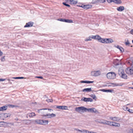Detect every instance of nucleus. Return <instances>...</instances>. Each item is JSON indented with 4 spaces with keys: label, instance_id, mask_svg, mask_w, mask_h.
Masks as SVG:
<instances>
[{
    "label": "nucleus",
    "instance_id": "f257e3e1",
    "mask_svg": "<svg viewBox=\"0 0 133 133\" xmlns=\"http://www.w3.org/2000/svg\"><path fill=\"white\" fill-rule=\"evenodd\" d=\"M94 109L95 108H94L87 109L83 107H81L76 108L75 109V110L76 111L78 112H79L81 111H82L83 112H86L88 111V112H96V111H95L94 110Z\"/></svg>",
    "mask_w": 133,
    "mask_h": 133
},
{
    "label": "nucleus",
    "instance_id": "f03ea898",
    "mask_svg": "<svg viewBox=\"0 0 133 133\" xmlns=\"http://www.w3.org/2000/svg\"><path fill=\"white\" fill-rule=\"evenodd\" d=\"M118 73L121 77L124 79L127 78V76L124 74V70L120 68L119 69Z\"/></svg>",
    "mask_w": 133,
    "mask_h": 133
},
{
    "label": "nucleus",
    "instance_id": "7ed1b4c3",
    "mask_svg": "<svg viewBox=\"0 0 133 133\" xmlns=\"http://www.w3.org/2000/svg\"><path fill=\"white\" fill-rule=\"evenodd\" d=\"M116 76V74L113 72H110L108 73L107 75V78L109 79H112L115 78Z\"/></svg>",
    "mask_w": 133,
    "mask_h": 133
},
{
    "label": "nucleus",
    "instance_id": "20e7f679",
    "mask_svg": "<svg viewBox=\"0 0 133 133\" xmlns=\"http://www.w3.org/2000/svg\"><path fill=\"white\" fill-rule=\"evenodd\" d=\"M36 123L41 125H45L48 124V121L45 120H35Z\"/></svg>",
    "mask_w": 133,
    "mask_h": 133
},
{
    "label": "nucleus",
    "instance_id": "39448f33",
    "mask_svg": "<svg viewBox=\"0 0 133 133\" xmlns=\"http://www.w3.org/2000/svg\"><path fill=\"white\" fill-rule=\"evenodd\" d=\"M125 72L129 75L133 74V69L130 67L127 68L125 70Z\"/></svg>",
    "mask_w": 133,
    "mask_h": 133
},
{
    "label": "nucleus",
    "instance_id": "423d86ee",
    "mask_svg": "<svg viewBox=\"0 0 133 133\" xmlns=\"http://www.w3.org/2000/svg\"><path fill=\"white\" fill-rule=\"evenodd\" d=\"M91 74L92 76L96 77L100 75L101 74V72L99 70L91 72Z\"/></svg>",
    "mask_w": 133,
    "mask_h": 133
},
{
    "label": "nucleus",
    "instance_id": "0eeeda50",
    "mask_svg": "<svg viewBox=\"0 0 133 133\" xmlns=\"http://www.w3.org/2000/svg\"><path fill=\"white\" fill-rule=\"evenodd\" d=\"M105 1V0H93L91 4H98L99 3H104Z\"/></svg>",
    "mask_w": 133,
    "mask_h": 133
},
{
    "label": "nucleus",
    "instance_id": "6e6552de",
    "mask_svg": "<svg viewBox=\"0 0 133 133\" xmlns=\"http://www.w3.org/2000/svg\"><path fill=\"white\" fill-rule=\"evenodd\" d=\"M109 125L110 126L117 127H119L120 126L119 123L114 122H110V123L109 124Z\"/></svg>",
    "mask_w": 133,
    "mask_h": 133
},
{
    "label": "nucleus",
    "instance_id": "1a4fd4ad",
    "mask_svg": "<svg viewBox=\"0 0 133 133\" xmlns=\"http://www.w3.org/2000/svg\"><path fill=\"white\" fill-rule=\"evenodd\" d=\"M81 100L83 101L84 102H92V99L90 98H87L84 97H83L82 99Z\"/></svg>",
    "mask_w": 133,
    "mask_h": 133
},
{
    "label": "nucleus",
    "instance_id": "9d476101",
    "mask_svg": "<svg viewBox=\"0 0 133 133\" xmlns=\"http://www.w3.org/2000/svg\"><path fill=\"white\" fill-rule=\"evenodd\" d=\"M109 118L110 119L113 121L117 122L118 121L120 120L119 118L118 117H109Z\"/></svg>",
    "mask_w": 133,
    "mask_h": 133
},
{
    "label": "nucleus",
    "instance_id": "9b49d317",
    "mask_svg": "<svg viewBox=\"0 0 133 133\" xmlns=\"http://www.w3.org/2000/svg\"><path fill=\"white\" fill-rule=\"evenodd\" d=\"M113 63L115 65H117L121 64V62L119 60L116 59L114 60Z\"/></svg>",
    "mask_w": 133,
    "mask_h": 133
},
{
    "label": "nucleus",
    "instance_id": "f8f14e48",
    "mask_svg": "<svg viewBox=\"0 0 133 133\" xmlns=\"http://www.w3.org/2000/svg\"><path fill=\"white\" fill-rule=\"evenodd\" d=\"M33 25V23L32 22H30L26 23V25L24 26V27H32Z\"/></svg>",
    "mask_w": 133,
    "mask_h": 133
},
{
    "label": "nucleus",
    "instance_id": "ddd939ff",
    "mask_svg": "<svg viewBox=\"0 0 133 133\" xmlns=\"http://www.w3.org/2000/svg\"><path fill=\"white\" fill-rule=\"evenodd\" d=\"M56 108L58 109H62V110H66L67 109V107L66 106H56Z\"/></svg>",
    "mask_w": 133,
    "mask_h": 133
},
{
    "label": "nucleus",
    "instance_id": "4468645a",
    "mask_svg": "<svg viewBox=\"0 0 133 133\" xmlns=\"http://www.w3.org/2000/svg\"><path fill=\"white\" fill-rule=\"evenodd\" d=\"M110 123V122L107 121L105 120H104L102 121V122L101 123V124H106L109 125Z\"/></svg>",
    "mask_w": 133,
    "mask_h": 133
},
{
    "label": "nucleus",
    "instance_id": "2eb2a0df",
    "mask_svg": "<svg viewBox=\"0 0 133 133\" xmlns=\"http://www.w3.org/2000/svg\"><path fill=\"white\" fill-rule=\"evenodd\" d=\"M106 43H110L113 42V40L111 38H106Z\"/></svg>",
    "mask_w": 133,
    "mask_h": 133
},
{
    "label": "nucleus",
    "instance_id": "dca6fc26",
    "mask_svg": "<svg viewBox=\"0 0 133 133\" xmlns=\"http://www.w3.org/2000/svg\"><path fill=\"white\" fill-rule=\"evenodd\" d=\"M84 9H89L91 8L92 7V5H84Z\"/></svg>",
    "mask_w": 133,
    "mask_h": 133
},
{
    "label": "nucleus",
    "instance_id": "f3484780",
    "mask_svg": "<svg viewBox=\"0 0 133 133\" xmlns=\"http://www.w3.org/2000/svg\"><path fill=\"white\" fill-rule=\"evenodd\" d=\"M82 91L84 92H90L92 91L91 88H85L83 89Z\"/></svg>",
    "mask_w": 133,
    "mask_h": 133
},
{
    "label": "nucleus",
    "instance_id": "a211bd4d",
    "mask_svg": "<svg viewBox=\"0 0 133 133\" xmlns=\"http://www.w3.org/2000/svg\"><path fill=\"white\" fill-rule=\"evenodd\" d=\"M115 47L119 49L122 52H123L124 51V49L120 46L117 45V46H115Z\"/></svg>",
    "mask_w": 133,
    "mask_h": 133
},
{
    "label": "nucleus",
    "instance_id": "6ab92c4d",
    "mask_svg": "<svg viewBox=\"0 0 133 133\" xmlns=\"http://www.w3.org/2000/svg\"><path fill=\"white\" fill-rule=\"evenodd\" d=\"M124 7L122 6H120L117 8V10L119 11H122L124 10Z\"/></svg>",
    "mask_w": 133,
    "mask_h": 133
},
{
    "label": "nucleus",
    "instance_id": "aec40b11",
    "mask_svg": "<svg viewBox=\"0 0 133 133\" xmlns=\"http://www.w3.org/2000/svg\"><path fill=\"white\" fill-rule=\"evenodd\" d=\"M42 116H50L51 117H54L56 116V115L53 113L51 114H46V115H42Z\"/></svg>",
    "mask_w": 133,
    "mask_h": 133
},
{
    "label": "nucleus",
    "instance_id": "412c9836",
    "mask_svg": "<svg viewBox=\"0 0 133 133\" xmlns=\"http://www.w3.org/2000/svg\"><path fill=\"white\" fill-rule=\"evenodd\" d=\"M7 108V106H3L0 107V111L6 110Z\"/></svg>",
    "mask_w": 133,
    "mask_h": 133
},
{
    "label": "nucleus",
    "instance_id": "4be33fe9",
    "mask_svg": "<svg viewBox=\"0 0 133 133\" xmlns=\"http://www.w3.org/2000/svg\"><path fill=\"white\" fill-rule=\"evenodd\" d=\"M94 82L92 81H81V83H94Z\"/></svg>",
    "mask_w": 133,
    "mask_h": 133
},
{
    "label": "nucleus",
    "instance_id": "5701e85b",
    "mask_svg": "<svg viewBox=\"0 0 133 133\" xmlns=\"http://www.w3.org/2000/svg\"><path fill=\"white\" fill-rule=\"evenodd\" d=\"M110 84L112 85L113 87L117 86H122V85L120 84L115 83H110Z\"/></svg>",
    "mask_w": 133,
    "mask_h": 133
},
{
    "label": "nucleus",
    "instance_id": "b1692460",
    "mask_svg": "<svg viewBox=\"0 0 133 133\" xmlns=\"http://www.w3.org/2000/svg\"><path fill=\"white\" fill-rule=\"evenodd\" d=\"M106 38H101V39L99 41L102 43H106Z\"/></svg>",
    "mask_w": 133,
    "mask_h": 133
},
{
    "label": "nucleus",
    "instance_id": "393cba45",
    "mask_svg": "<svg viewBox=\"0 0 133 133\" xmlns=\"http://www.w3.org/2000/svg\"><path fill=\"white\" fill-rule=\"evenodd\" d=\"M113 91V90L112 89H108V90H105V89H102V91L106 92H112Z\"/></svg>",
    "mask_w": 133,
    "mask_h": 133
},
{
    "label": "nucleus",
    "instance_id": "a878e982",
    "mask_svg": "<svg viewBox=\"0 0 133 133\" xmlns=\"http://www.w3.org/2000/svg\"><path fill=\"white\" fill-rule=\"evenodd\" d=\"M76 1H75L74 0H70V4H75L77 3Z\"/></svg>",
    "mask_w": 133,
    "mask_h": 133
},
{
    "label": "nucleus",
    "instance_id": "bb28decb",
    "mask_svg": "<svg viewBox=\"0 0 133 133\" xmlns=\"http://www.w3.org/2000/svg\"><path fill=\"white\" fill-rule=\"evenodd\" d=\"M64 22L68 23H72L73 22V21L71 19H65L64 20Z\"/></svg>",
    "mask_w": 133,
    "mask_h": 133
},
{
    "label": "nucleus",
    "instance_id": "cd10ccee",
    "mask_svg": "<svg viewBox=\"0 0 133 133\" xmlns=\"http://www.w3.org/2000/svg\"><path fill=\"white\" fill-rule=\"evenodd\" d=\"M113 2L117 4H120L122 3L120 0H114Z\"/></svg>",
    "mask_w": 133,
    "mask_h": 133
},
{
    "label": "nucleus",
    "instance_id": "c85d7f7f",
    "mask_svg": "<svg viewBox=\"0 0 133 133\" xmlns=\"http://www.w3.org/2000/svg\"><path fill=\"white\" fill-rule=\"evenodd\" d=\"M91 38V36H90L88 38L85 39L84 40L86 41H91L92 40Z\"/></svg>",
    "mask_w": 133,
    "mask_h": 133
},
{
    "label": "nucleus",
    "instance_id": "c756f323",
    "mask_svg": "<svg viewBox=\"0 0 133 133\" xmlns=\"http://www.w3.org/2000/svg\"><path fill=\"white\" fill-rule=\"evenodd\" d=\"M7 106L10 108H14L17 107V106L12 104H8Z\"/></svg>",
    "mask_w": 133,
    "mask_h": 133
},
{
    "label": "nucleus",
    "instance_id": "7c9ffc66",
    "mask_svg": "<svg viewBox=\"0 0 133 133\" xmlns=\"http://www.w3.org/2000/svg\"><path fill=\"white\" fill-rule=\"evenodd\" d=\"M65 3V2H63L62 3V4L64 5L65 6H66L68 7H70V5L66 3Z\"/></svg>",
    "mask_w": 133,
    "mask_h": 133
},
{
    "label": "nucleus",
    "instance_id": "2f4dec72",
    "mask_svg": "<svg viewBox=\"0 0 133 133\" xmlns=\"http://www.w3.org/2000/svg\"><path fill=\"white\" fill-rule=\"evenodd\" d=\"M123 109L125 111H127L128 110V108L125 106H123Z\"/></svg>",
    "mask_w": 133,
    "mask_h": 133
},
{
    "label": "nucleus",
    "instance_id": "473e14b6",
    "mask_svg": "<svg viewBox=\"0 0 133 133\" xmlns=\"http://www.w3.org/2000/svg\"><path fill=\"white\" fill-rule=\"evenodd\" d=\"M101 38V37L98 35H97L96 36V39H97L98 41L100 40Z\"/></svg>",
    "mask_w": 133,
    "mask_h": 133
},
{
    "label": "nucleus",
    "instance_id": "72a5a7b5",
    "mask_svg": "<svg viewBox=\"0 0 133 133\" xmlns=\"http://www.w3.org/2000/svg\"><path fill=\"white\" fill-rule=\"evenodd\" d=\"M5 115H6V114H0V119H2L4 116Z\"/></svg>",
    "mask_w": 133,
    "mask_h": 133
},
{
    "label": "nucleus",
    "instance_id": "f704fd0d",
    "mask_svg": "<svg viewBox=\"0 0 133 133\" xmlns=\"http://www.w3.org/2000/svg\"><path fill=\"white\" fill-rule=\"evenodd\" d=\"M125 44L126 45H129L130 43L128 39H127V41L125 42Z\"/></svg>",
    "mask_w": 133,
    "mask_h": 133
},
{
    "label": "nucleus",
    "instance_id": "c9c22d12",
    "mask_svg": "<svg viewBox=\"0 0 133 133\" xmlns=\"http://www.w3.org/2000/svg\"><path fill=\"white\" fill-rule=\"evenodd\" d=\"M33 114L32 112L31 113H29L28 114H27V116H28L29 117H33V115L32 114Z\"/></svg>",
    "mask_w": 133,
    "mask_h": 133
},
{
    "label": "nucleus",
    "instance_id": "e433bc0d",
    "mask_svg": "<svg viewBox=\"0 0 133 133\" xmlns=\"http://www.w3.org/2000/svg\"><path fill=\"white\" fill-rule=\"evenodd\" d=\"M90 131H89L88 130H83V133H90Z\"/></svg>",
    "mask_w": 133,
    "mask_h": 133
},
{
    "label": "nucleus",
    "instance_id": "4c0bfd02",
    "mask_svg": "<svg viewBox=\"0 0 133 133\" xmlns=\"http://www.w3.org/2000/svg\"><path fill=\"white\" fill-rule=\"evenodd\" d=\"M127 111L130 113H133V110L128 108Z\"/></svg>",
    "mask_w": 133,
    "mask_h": 133
},
{
    "label": "nucleus",
    "instance_id": "58836bf2",
    "mask_svg": "<svg viewBox=\"0 0 133 133\" xmlns=\"http://www.w3.org/2000/svg\"><path fill=\"white\" fill-rule=\"evenodd\" d=\"M13 78L15 79H23L24 78L23 77H14V78Z\"/></svg>",
    "mask_w": 133,
    "mask_h": 133
},
{
    "label": "nucleus",
    "instance_id": "ea45409f",
    "mask_svg": "<svg viewBox=\"0 0 133 133\" xmlns=\"http://www.w3.org/2000/svg\"><path fill=\"white\" fill-rule=\"evenodd\" d=\"M5 56H3L1 58V60L2 62H4L5 61Z\"/></svg>",
    "mask_w": 133,
    "mask_h": 133
},
{
    "label": "nucleus",
    "instance_id": "a19ab883",
    "mask_svg": "<svg viewBox=\"0 0 133 133\" xmlns=\"http://www.w3.org/2000/svg\"><path fill=\"white\" fill-rule=\"evenodd\" d=\"M96 36H97V35H95V36L92 35V36H91L92 38L94 39H96Z\"/></svg>",
    "mask_w": 133,
    "mask_h": 133
},
{
    "label": "nucleus",
    "instance_id": "79ce46f5",
    "mask_svg": "<svg viewBox=\"0 0 133 133\" xmlns=\"http://www.w3.org/2000/svg\"><path fill=\"white\" fill-rule=\"evenodd\" d=\"M65 20V19H62V18H59L58 19V20L62 21L64 22V20Z\"/></svg>",
    "mask_w": 133,
    "mask_h": 133
},
{
    "label": "nucleus",
    "instance_id": "37998d69",
    "mask_svg": "<svg viewBox=\"0 0 133 133\" xmlns=\"http://www.w3.org/2000/svg\"><path fill=\"white\" fill-rule=\"evenodd\" d=\"M92 97L93 99L96 100V96L95 95H92Z\"/></svg>",
    "mask_w": 133,
    "mask_h": 133
},
{
    "label": "nucleus",
    "instance_id": "c03bdc74",
    "mask_svg": "<svg viewBox=\"0 0 133 133\" xmlns=\"http://www.w3.org/2000/svg\"><path fill=\"white\" fill-rule=\"evenodd\" d=\"M129 63H130L131 66L132 67H133V61H132V62H130V61L129 62Z\"/></svg>",
    "mask_w": 133,
    "mask_h": 133
},
{
    "label": "nucleus",
    "instance_id": "a18cd8bd",
    "mask_svg": "<svg viewBox=\"0 0 133 133\" xmlns=\"http://www.w3.org/2000/svg\"><path fill=\"white\" fill-rule=\"evenodd\" d=\"M107 2L109 3H111L112 2H113L114 0H107Z\"/></svg>",
    "mask_w": 133,
    "mask_h": 133
},
{
    "label": "nucleus",
    "instance_id": "49530a36",
    "mask_svg": "<svg viewBox=\"0 0 133 133\" xmlns=\"http://www.w3.org/2000/svg\"><path fill=\"white\" fill-rule=\"evenodd\" d=\"M47 109H48V110H51V109H39L38 110V111L39 112V111L40 110H47Z\"/></svg>",
    "mask_w": 133,
    "mask_h": 133
},
{
    "label": "nucleus",
    "instance_id": "de8ad7c7",
    "mask_svg": "<svg viewBox=\"0 0 133 133\" xmlns=\"http://www.w3.org/2000/svg\"><path fill=\"white\" fill-rule=\"evenodd\" d=\"M35 78H41V79H43V77L42 76H36L35 77Z\"/></svg>",
    "mask_w": 133,
    "mask_h": 133
},
{
    "label": "nucleus",
    "instance_id": "09e8293b",
    "mask_svg": "<svg viewBox=\"0 0 133 133\" xmlns=\"http://www.w3.org/2000/svg\"><path fill=\"white\" fill-rule=\"evenodd\" d=\"M48 102H53V100L51 99H49L48 100Z\"/></svg>",
    "mask_w": 133,
    "mask_h": 133
},
{
    "label": "nucleus",
    "instance_id": "8fccbe9b",
    "mask_svg": "<svg viewBox=\"0 0 133 133\" xmlns=\"http://www.w3.org/2000/svg\"><path fill=\"white\" fill-rule=\"evenodd\" d=\"M84 5L83 4H82L81 5H78V6L80 7H81L84 9Z\"/></svg>",
    "mask_w": 133,
    "mask_h": 133
},
{
    "label": "nucleus",
    "instance_id": "3c124183",
    "mask_svg": "<svg viewBox=\"0 0 133 133\" xmlns=\"http://www.w3.org/2000/svg\"><path fill=\"white\" fill-rule=\"evenodd\" d=\"M130 133H133V129H131L130 130Z\"/></svg>",
    "mask_w": 133,
    "mask_h": 133
},
{
    "label": "nucleus",
    "instance_id": "603ef678",
    "mask_svg": "<svg viewBox=\"0 0 133 133\" xmlns=\"http://www.w3.org/2000/svg\"><path fill=\"white\" fill-rule=\"evenodd\" d=\"M5 79H3V78H1V79L0 78V81H4L5 80Z\"/></svg>",
    "mask_w": 133,
    "mask_h": 133
},
{
    "label": "nucleus",
    "instance_id": "864d4df0",
    "mask_svg": "<svg viewBox=\"0 0 133 133\" xmlns=\"http://www.w3.org/2000/svg\"><path fill=\"white\" fill-rule=\"evenodd\" d=\"M130 33L131 34L133 35V29H132L130 31Z\"/></svg>",
    "mask_w": 133,
    "mask_h": 133
},
{
    "label": "nucleus",
    "instance_id": "5fc2aeb1",
    "mask_svg": "<svg viewBox=\"0 0 133 133\" xmlns=\"http://www.w3.org/2000/svg\"><path fill=\"white\" fill-rule=\"evenodd\" d=\"M65 0V3H68L69 2H70V0Z\"/></svg>",
    "mask_w": 133,
    "mask_h": 133
},
{
    "label": "nucleus",
    "instance_id": "6e6d98bb",
    "mask_svg": "<svg viewBox=\"0 0 133 133\" xmlns=\"http://www.w3.org/2000/svg\"><path fill=\"white\" fill-rule=\"evenodd\" d=\"M3 54V52L0 50V56L2 55Z\"/></svg>",
    "mask_w": 133,
    "mask_h": 133
},
{
    "label": "nucleus",
    "instance_id": "4d7b16f0",
    "mask_svg": "<svg viewBox=\"0 0 133 133\" xmlns=\"http://www.w3.org/2000/svg\"><path fill=\"white\" fill-rule=\"evenodd\" d=\"M6 114V115H4V117L5 118H7L8 117V116L7 115V114L6 113V114Z\"/></svg>",
    "mask_w": 133,
    "mask_h": 133
},
{
    "label": "nucleus",
    "instance_id": "13d9d810",
    "mask_svg": "<svg viewBox=\"0 0 133 133\" xmlns=\"http://www.w3.org/2000/svg\"><path fill=\"white\" fill-rule=\"evenodd\" d=\"M75 129V130H76L77 131H79L80 130L77 129Z\"/></svg>",
    "mask_w": 133,
    "mask_h": 133
},
{
    "label": "nucleus",
    "instance_id": "bf43d9fd",
    "mask_svg": "<svg viewBox=\"0 0 133 133\" xmlns=\"http://www.w3.org/2000/svg\"><path fill=\"white\" fill-rule=\"evenodd\" d=\"M83 129H82V130H80L79 132H83Z\"/></svg>",
    "mask_w": 133,
    "mask_h": 133
},
{
    "label": "nucleus",
    "instance_id": "052dcab7",
    "mask_svg": "<svg viewBox=\"0 0 133 133\" xmlns=\"http://www.w3.org/2000/svg\"><path fill=\"white\" fill-rule=\"evenodd\" d=\"M98 123H100L101 124V122H102V121H98Z\"/></svg>",
    "mask_w": 133,
    "mask_h": 133
},
{
    "label": "nucleus",
    "instance_id": "680f3d73",
    "mask_svg": "<svg viewBox=\"0 0 133 133\" xmlns=\"http://www.w3.org/2000/svg\"><path fill=\"white\" fill-rule=\"evenodd\" d=\"M34 116H36V115L35 114V113H34Z\"/></svg>",
    "mask_w": 133,
    "mask_h": 133
},
{
    "label": "nucleus",
    "instance_id": "e2e57ef3",
    "mask_svg": "<svg viewBox=\"0 0 133 133\" xmlns=\"http://www.w3.org/2000/svg\"><path fill=\"white\" fill-rule=\"evenodd\" d=\"M3 122H0V124H1V123H2Z\"/></svg>",
    "mask_w": 133,
    "mask_h": 133
},
{
    "label": "nucleus",
    "instance_id": "0e129e2a",
    "mask_svg": "<svg viewBox=\"0 0 133 133\" xmlns=\"http://www.w3.org/2000/svg\"><path fill=\"white\" fill-rule=\"evenodd\" d=\"M36 102H34V104H36Z\"/></svg>",
    "mask_w": 133,
    "mask_h": 133
},
{
    "label": "nucleus",
    "instance_id": "69168bd1",
    "mask_svg": "<svg viewBox=\"0 0 133 133\" xmlns=\"http://www.w3.org/2000/svg\"><path fill=\"white\" fill-rule=\"evenodd\" d=\"M8 81H10V79H8Z\"/></svg>",
    "mask_w": 133,
    "mask_h": 133
},
{
    "label": "nucleus",
    "instance_id": "338daca9",
    "mask_svg": "<svg viewBox=\"0 0 133 133\" xmlns=\"http://www.w3.org/2000/svg\"><path fill=\"white\" fill-rule=\"evenodd\" d=\"M131 88L132 89H133V87H131Z\"/></svg>",
    "mask_w": 133,
    "mask_h": 133
},
{
    "label": "nucleus",
    "instance_id": "774afa93",
    "mask_svg": "<svg viewBox=\"0 0 133 133\" xmlns=\"http://www.w3.org/2000/svg\"><path fill=\"white\" fill-rule=\"evenodd\" d=\"M132 42L133 43V40L132 41Z\"/></svg>",
    "mask_w": 133,
    "mask_h": 133
}]
</instances>
